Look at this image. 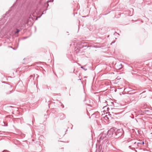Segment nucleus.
Listing matches in <instances>:
<instances>
[{
    "label": "nucleus",
    "instance_id": "f257e3e1",
    "mask_svg": "<svg viewBox=\"0 0 152 152\" xmlns=\"http://www.w3.org/2000/svg\"><path fill=\"white\" fill-rule=\"evenodd\" d=\"M115 132L113 128H111L110 130L108 131L107 132V134L108 136L111 137L113 136L114 133Z\"/></svg>",
    "mask_w": 152,
    "mask_h": 152
},
{
    "label": "nucleus",
    "instance_id": "f03ea898",
    "mask_svg": "<svg viewBox=\"0 0 152 152\" xmlns=\"http://www.w3.org/2000/svg\"><path fill=\"white\" fill-rule=\"evenodd\" d=\"M115 135L118 137H120L122 134V132L120 129L118 130L115 133Z\"/></svg>",
    "mask_w": 152,
    "mask_h": 152
},
{
    "label": "nucleus",
    "instance_id": "7ed1b4c3",
    "mask_svg": "<svg viewBox=\"0 0 152 152\" xmlns=\"http://www.w3.org/2000/svg\"><path fill=\"white\" fill-rule=\"evenodd\" d=\"M100 140L103 139L104 137H106L107 136V134L106 133H104V132L100 134Z\"/></svg>",
    "mask_w": 152,
    "mask_h": 152
},
{
    "label": "nucleus",
    "instance_id": "20e7f679",
    "mask_svg": "<svg viewBox=\"0 0 152 152\" xmlns=\"http://www.w3.org/2000/svg\"><path fill=\"white\" fill-rule=\"evenodd\" d=\"M134 144L135 145L137 144L138 145L139 144L141 145H143L144 144V142L143 141H140L139 142H134Z\"/></svg>",
    "mask_w": 152,
    "mask_h": 152
},
{
    "label": "nucleus",
    "instance_id": "39448f33",
    "mask_svg": "<svg viewBox=\"0 0 152 152\" xmlns=\"http://www.w3.org/2000/svg\"><path fill=\"white\" fill-rule=\"evenodd\" d=\"M20 31V30H19L18 29H17V31H16L15 32V33L16 34H18L19 32Z\"/></svg>",
    "mask_w": 152,
    "mask_h": 152
},
{
    "label": "nucleus",
    "instance_id": "423d86ee",
    "mask_svg": "<svg viewBox=\"0 0 152 152\" xmlns=\"http://www.w3.org/2000/svg\"><path fill=\"white\" fill-rule=\"evenodd\" d=\"M81 68L83 69H84L85 70H87V69H85V68H83V66H81Z\"/></svg>",
    "mask_w": 152,
    "mask_h": 152
},
{
    "label": "nucleus",
    "instance_id": "0eeeda50",
    "mask_svg": "<svg viewBox=\"0 0 152 152\" xmlns=\"http://www.w3.org/2000/svg\"><path fill=\"white\" fill-rule=\"evenodd\" d=\"M114 43L113 42H112L111 43V44H112V43Z\"/></svg>",
    "mask_w": 152,
    "mask_h": 152
}]
</instances>
